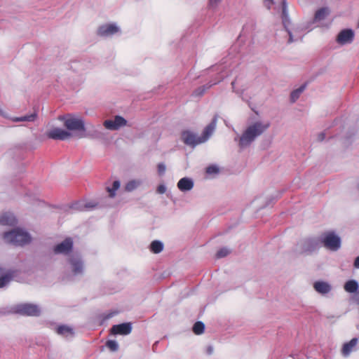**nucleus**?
I'll list each match as a JSON object with an SVG mask.
<instances>
[{"label": "nucleus", "mask_w": 359, "mask_h": 359, "mask_svg": "<svg viewBox=\"0 0 359 359\" xmlns=\"http://www.w3.org/2000/svg\"><path fill=\"white\" fill-rule=\"evenodd\" d=\"M269 123L255 122L247 128L241 135L239 144L241 147L249 145L255 139L262 135L268 128Z\"/></svg>", "instance_id": "f257e3e1"}, {"label": "nucleus", "mask_w": 359, "mask_h": 359, "mask_svg": "<svg viewBox=\"0 0 359 359\" xmlns=\"http://www.w3.org/2000/svg\"><path fill=\"white\" fill-rule=\"evenodd\" d=\"M4 239L6 243L15 245H24L31 241V237L28 233L20 229H15L4 233Z\"/></svg>", "instance_id": "f03ea898"}, {"label": "nucleus", "mask_w": 359, "mask_h": 359, "mask_svg": "<svg viewBox=\"0 0 359 359\" xmlns=\"http://www.w3.org/2000/svg\"><path fill=\"white\" fill-rule=\"evenodd\" d=\"M58 119L64 122V126L69 130H85L84 123L81 118H76L71 114H68L67 116H60Z\"/></svg>", "instance_id": "7ed1b4c3"}, {"label": "nucleus", "mask_w": 359, "mask_h": 359, "mask_svg": "<svg viewBox=\"0 0 359 359\" xmlns=\"http://www.w3.org/2000/svg\"><path fill=\"white\" fill-rule=\"evenodd\" d=\"M321 242L325 248L332 251H337L341 246L340 238L332 231L325 233Z\"/></svg>", "instance_id": "20e7f679"}, {"label": "nucleus", "mask_w": 359, "mask_h": 359, "mask_svg": "<svg viewBox=\"0 0 359 359\" xmlns=\"http://www.w3.org/2000/svg\"><path fill=\"white\" fill-rule=\"evenodd\" d=\"M15 311L25 316H37L40 314V309L38 306L32 304L17 305Z\"/></svg>", "instance_id": "39448f33"}, {"label": "nucleus", "mask_w": 359, "mask_h": 359, "mask_svg": "<svg viewBox=\"0 0 359 359\" xmlns=\"http://www.w3.org/2000/svg\"><path fill=\"white\" fill-rule=\"evenodd\" d=\"M46 135L50 139L65 140L69 139L72 134L62 128H53L46 133Z\"/></svg>", "instance_id": "423d86ee"}, {"label": "nucleus", "mask_w": 359, "mask_h": 359, "mask_svg": "<svg viewBox=\"0 0 359 359\" xmlns=\"http://www.w3.org/2000/svg\"><path fill=\"white\" fill-rule=\"evenodd\" d=\"M127 121L121 116H116L114 120L108 119L104 121V126L109 130H116L125 126Z\"/></svg>", "instance_id": "0eeeda50"}, {"label": "nucleus", "mask_w": 359, "mask_h": 359, "mask_svg": "<svg viewBox=\"0 0 359 359\" xmlns=\"http://www.w3.org/2000/svg\"><path fill=\"white\" fill-rule=\"evenodd\" d=\"M72 239L71 238H67L62 243L56 245L53 250L55 254L67 255L72 251Z\"/></svg>", "instance_id": "6e6552de"}, {"label": "nucleus", "mask_w": 359, "mask_h": 359, "mask_svg": "<svg viewBox=\"0 0 359 359\" xmlns=\"http://www.w3.org/2000/svg\"><path fill=\"white\" fill-rule=\"evenodd\" d=\"M182 139L185 144L192 147L202 143L200 137H197L190 131H184L182 133Z\"/></svg>", "instance_id": "1a4fd4ad"}, {"label": "nucleus", "mask_w": 359, "mask_h": 359, "mask_svg": "<svg viewBox=\"0 0 359 359\" xmlns=\"http://www.w3.org/2000/svg\"><path fill=\"white\" fill-rule=\"evenodd\" d=\"M110 331L112 334L126 335L130 334L132 331L131 324L125 323L115 325L112 326Z\"/></svg>", "instance_id": "9d476101"}, {"label": "nucleus", "mask_w": 359, "mask_h": 359, "mask_svg": "<svg viewBox=\"0 0 359 359\" xmlns=\"http://www.w3.org/2000/svg\"><path fill=\"white\" fill-rule=\"evenodd\" d=\"M16 273L17 271L8 270L4 271V270L0 267V287L6 285L16 276Z\"/></svg>", "instance_id": "9b49d317"}, {"label": "nucleus", "mask_w": 359, "mask_h": 359, "mask_svg": "<svg viewBox=\"0 0 359 359\" xmlns=\"http://www.w3.org/2000/svg\"><path fill=\"white\" fill-rule=\"evenodd\" d=\"M354 37V33L351 29H344L339 32L337 41L340 44L351 43Z\"/></svg>", "instance_id": "f8f14e48"}, {"label": "nucleus", "mask_w": 359, "mask_h": 359, "mask_svg": "<svg viewBox=\"0 0 359 359\" xmlns=\"http://www.w3.org/2000/svg\"><path fill=\"white\" fill-rule=\"evenodd\" d=\"M118 28L113 24H107L99 27L97 34L101 36H107L118 32Z\"/></svg>", "instance_id": "ddd939ff"}, {"label": "nucleus", "mask_w": 359, "mask_h": 359, "mask_svg": "<svg viewBox=\"0 0 359 359\" xmlns=\"http://www.w3.org/2000/svg\"><path fill=\"white\" fill-rule=\"evenodd\" d=\"M69 263L74 275L81 274L83 272V264L79 258L72 257L69 259Z\"/></svg>", "instance_id": "4468645a"}, {"label": "nucleus", "mask_w": 359, "mask_h": 359, "mask_svg": "<svg viewBox=\"0 0 359 359\" xmlns=\"http://www.w3.org/2000/svg\"><path fill=\"white\" fill-rule=\"evenodd\" d=\"M358 344V339L353 338L350 341L345 343L341 348V354L346 357L355 349Z\"/></svg>", "instance_id": "2eb2a0df"}, {"label": "nucleus", "mask_w": 359, "mask_h": 359, "mask_svg": "<svg viewBox=\"0 0 359 359\" xmlns=\"http://www.w3.org/2000/svg\"><path fill=\"white\" fill-rule=\"evenodd\" d=\"M56 332L57 334L61 335L65 338H72L74 335L73 328L65 325L57 326L56 328Z\"/></svg>", "instance_id": "dca6fc26"}, {"label": "nucleus", "mask_w": 359, "mask_h": 359, "mask_svg": "<svg viewBox=\"0 0 359 359\" xmlns=\"http://www.w3.org/2000/svg\"><path fill=\"white\" fill-rule=\"evenodd\" d=\"M194 187V182L191 179L188 177H183L177 182V188L181 191H187L192 189Z\"/></svg>", "instance_id": "f3484780"}, {"label": "nucleus", "mask_w": 359, "mask_h": 359, "mask_svg": "<svg viewBox=\"0 0 359 359\" xmlns=\"http://www.w3.org/2000/svg\"><path fill=\"white\" fill-rule=\"evenodd\" d=\"M216 128V121L213 120L210 124H208L204 129L202 135L200 137L201 142H205L213 133Z\"/></svg>", "instance_id": "a211bd4d"}, {"label": "nucleus", "mask_w": 359, "mask_h": 359, "mask_svg": "<svg viewBox=\"0 0 359 359\" xmlns=\"http://www.w3.org/2000/svg\"><path fill=\"white\" fill-rule=\"evenodd\" d=\"M313 287L316 292L320 294H325L330 292L331 286L327 282L316 281L313 284Z\"/></svg>", "instance_id": "6ab92c4d"}, {"label": "nucleus", "mask_w": 359, "mask_h": 359, "mask_svg": "<svg viewBox=\"0 0 359 359\" xmlns=\"http://www.w3.org/2000/svg\"><path fill=\"white\" fill-rule=\"evenodd\" d=\"M0 224L2 225L14 226L16 219L12 213L6 212L0 217Z\"/></svg>", "instance_id": "aec40b11"}, {"label": "nucleus", "mask_w": 359, "mask_h": 359, "mask_svg": "<svg viewBox=\"0 0 359 359\" xmlns=\"http://www.w3.org/2000/svg\"><path fill=\"white\" fill-rule=\"evenodd\" d=\"M344 288L347 292L354 293L358 289V283L355 280H350L345 283Z\"/></svg>", "instance_id": "412c9836"}, {"label": "nucleus", "mask_w": 359, "mask_h": 359, "mask_svg": "<svg viewBox=\"0 0 359 359\" xmlns=\"http://www.w3.org/2000/svg\"><path fill=\"white\" fill-rule=\"evenodd\" d=\"M330 13L327 8H322L318 10L315 13V20L320 21L324 20Z\"/></svg>", "instance_id": "4be33fe9"}, {"label": "nucleus", "mask_w": 359, "mask_h": 359, "mask_svg": "<svg viewBox=\"0 0 359 359\" xmlns=\"http://www.w3.org/2000/svg\"><path fill=\"white\" fill-rule=\"evenodd\" d=\"M163 249V245L158 241H154L150 245V250L152 252L158 254Z\"/></svg>", "instance_id": "5701e85b"}, {"label": "nucleus", "mask_w": 359, "mask_h": 359, "mask_svg": "<svg viewBox=\"0 0 359 359\" xmlns=\"http://www.w3.org/2000/svg\"><path fill=\"white\" fill-rule=\"evenodd\" d=\"M205 330V325L201 321H198L194 323L193 326V332L194 334L199 335L204 332Z\"/></svg>", "instance_id": "b1692460"}, {"label": "nucleus", "mask_w": 359, "mask_h": 359, "mask_svg": "<svg viewBox=\"0 0 359 359\" xmlns=\"http://www.w3.org/2000/svg\"><path fill=\"white\" fill-rule=\"evenodd\" d=\"M37 114L36 113H33L27 116H23L21 117H16L13 118V121L15 122H19V121H34L35 118H36Z\"/></svg>", "instance_id": "393cba45"}, {"label": "nucleus", "mask_w": 359, "mask_h": 359, "mask_svg": "<svg viewBox=\"0 0 359 359\" xmlns=\"http://www.w3.org/2000/svg\"><path fill=\"white\" fill-rule=\"evenodd\" d=\"M305 87L306 86L303 85L291 93L290 99L292 102H294L299 98L300 94L304 90Z\"/></svg>", "instance_id": "a878e982"}, {"label": "nucleus", "mask_w": 359, "mask_h": 359, "mask_svg": "<svg viewBox=\"0 0 359 359\" xmlns=\"http://www.w3.org/2000/svg\"><path fill=\"white\" fill-rule=\"evenodd\" d=\"M120 187V182L118 180H116L113 182L112 187L107 188V191L109 192V195L110 197L113 198L116 195V191L119 189Z\"/></svg>", "instance_id": "bb28decb"}, {"label": "nucleus", "mask_w": 359, "mask_h": 359, "mask_svg": "<svg viewBox=\"0 0 359 359\" xmlns=\"http://www.w3.org/2000/svg\"><path fill=\"white\" fill-rule=\"evenodd\" d=\"M281 18H282L283 26L289 34L288 42L291 43L293 41V39H292V34L291 32L287 29V25L290 24L289 16L287 15V18H285V16H281Z\"/></svg>", "instance_id": "cd10ccee"}, {"label": "nucleus", "mask_w": 359, "mask_h": 359, "mask_svg": "<svg viewBox=\"0 0 359 359\" xmlns=\"http://www.w3.org/2000/svg\"><path fill=\"white\" fill-rule=\"evenodd\" d=\"M140 184V182L135 180H131L128 182L126 186L125 189L127 191H132L135 189Z\"/></svg>", "instance_id": "c85d7f7f"}, {"label": "nucleus", "mask_w": 359, "mask_h": 359, "mask_svg": "<svg viewBox=\"0 0 359 359\" xmlns=\"http://www.w3.org/2000/svg\"><path fill=\"white\" fill-rule=\"evenodd\" d=\"M106 346L112 351H116L118 350V344L114 340H109L106 343Z\"/></svg>", "instance_id": "c756f323"}, {"label": "nucleus", "mask_w": 359, "mask_h": 359, "mask_svg": "<svg viewBox=\"0 0 359 359\" xmlns=\"http://www.w3.org/2000/svg\"><path fill=\"white\" fill-rule=\"evenodd\" d=\"M229 252H230V251L227 248H224L220 249L217 252L216 256H217V258L224 257L226 255H228L229 254Z\"/></svg>", "instance_id": "7c9ffc66"}, {"label": "nucleus", "mask_w": 359, "mask_h": 359, "mask_svg": "<svg viewBox=\"0 0 359 359\" xmlns=\"http://www.w3.org/2000/svg\"><path fill=\"white\" fill-rule=\"evenodd\" d=\"M218 171H219L218 168L215 165H210L206 168V172L208 174L217 173Z\"/></svg>", "instance_id": "2f4dec72"}, {"label": "nucleus", "mask_w": 359, "mask_h": 359, "mask_svg": "<svg viewBox=\"0 0 359 359\" xmlns=\"http://www.w3.org/2000/svg\"><path fill=\"white\" fill-rule=\"evenodd\" d=\"M157 169H158V172L160 175H163L165 172V165L161 163H158V165H157Z\"/></svg>", "instance_id": "473e14b6"}, {"label": "nucleus", "mask_w": 359, "mask_h": 359, "mask_svg": "<svg viewBox=\"0 0 359 359\" xmlns=\"http://www.w3.org/2000/svg\"><path fill=\"white\" fill-rule=\"evenodd\" d=\"M288 13L287 11V4L285 0L282 2V16H285V18H287Z\"/></svg>", "instance_id": "72a5a7b5"}, {"label": "nucleus", "mask_w": 359, "mask_h": 359, "mask_svg": "<svg viewBox=\"0 0 359 359\" xmlns=\"http://www.w3.org/2000/svg\"><path fill=\"white\" fill-rule=\"evenodd\" d=\"M166 188L164 185L160 184L156 189L158 194H163L165 192Z\"/></svg>", "instance_id": "f704fd0d"}, {"label": "nucleus", "mask_w": 359, "mask_h": 359, "mask_svg": "<svg viewBox=\"0 0 359 359\" xmlns=\"http://www.w3.org/2000/svg\"><path fill=\"white\" fill-rule=\"evenodd\" d=\"M273 4V0H264V5L268 9H270Z\"/></svg>", "instance_id": "c9c22d12"}, {"label": "nucleus", "mask_w": 359, "mask_h": 359, "mask_svg": "<svg viewBox=\"0 0 359 359\" xmlns=\"http://www.w3.org/2000/svg\"><path fill=\"white\" fill-rule=\"evenodd\" d=\"M205 90V88L204 87H202V88H199L198 89H197L196 91H195V93L197 95H202L204 92Z\"/></svg>", "instance_id": "e433bc0d"}, {"label": "nucleus", "mask_w": 359, "mask_h": 359, "mask_svg": "<svg viewBox=\"0 0 359 359\" xmlns=\"http://www.w3.org/2000/svg\"><path fill=\"white\" fill-rule=\"evenodd\" d=\"M353 266L355 268L359 269V256L355 258Z\"/></svg>", "instance_id": "4c0bfd02"}, {"label": "nucleus", "mask_w": 359, "mask_h": 359, "mask_svg": "<svg viewBox=\"0 0 359 359\" xmlns=\"http://www.w3.org/2000/svg\"><path fill=\"white\" fill-rule=\"evenodd\" d=\"M221 0H210V5L213 6L214 4H217L219 3Z\"/></svg>", "instance_id": "58836bf2"}, {"label": "nucleus", "mask_w": 359, "mask_h": 359, "mask_svg": "<svg viewBox=\"0 0 359 359\" xmlns=\"http://www.w3.org/2000/svg\"><path fill=\"white\" fill-rule=\"evenodd\" d=\"M325 139V134L324 133H320L318 136V140L320 141H323V140Z\"/></svg>", "instance_id": "ea45409f"}, {"label": "nucleus", "mask_w": 359, "mask_h": 359, "mask_svg": "<svg viewBox=\"0 0 359 359\" xmlns=\"http://www.w3.org/2000/svg\"><path fill=\"white\" fill-rule=\"evenodd\" d=\"M208 353H212V347H210H210H208Z\"/></svg>", "instance_id": "a19ab883"}, {"label": "nucleus", "mask_w": 359, "mask_h": 359, "mask_svg": "<svg viewBox=\"0 0 359 359\" xmlns=\"http://www.w3.org/2000/svg\"><path fill=\"white\" fill-rule=\"evenodd\" d=\"M86 206L88 207V208H93L95 205H91V204H87Z\"/></svg>", "instance_id": "79ce46f5"}, {"label": "nucleus", "mask_w": 359, "mask_h": 359, "mask_svg": "<svg viewBox=\"0 0 359 359\" xmlns=\"http://www.w3.org/2000/svg\"><path fill=\"white\" fill-rule=\"evenodd\" d=\"M231 86H232L233 89H234L235 88V81H232Z\"/></svg>", "instance_id": "37998d69"}]
</instances>
